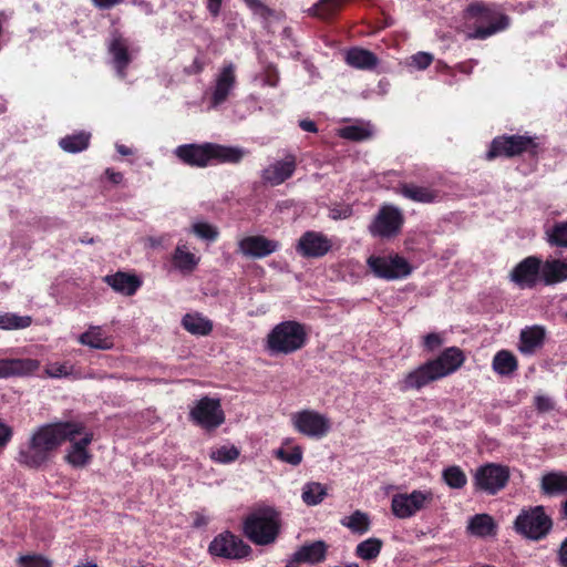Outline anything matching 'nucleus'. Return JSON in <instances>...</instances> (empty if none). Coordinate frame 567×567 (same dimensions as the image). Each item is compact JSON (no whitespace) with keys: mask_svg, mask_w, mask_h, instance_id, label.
Listing matches in <instances>:
<instances>
[{"mask_svg":"<svg viewBox=\"0 0 567 567\" xmlns=\"http://www.w3.org/2000/svg\"><path fill=\"white\" fill-rule=\"evenodd\" d=\"M82 423L54 422L35 427L28 440L18 449L16 461L19 465L40 470L47 466L54 457L58 449L78 433H81Z\"/></svg>","mask_w":567,"mask_h":567,"instance_id":"nucleus-1","label":"nucleus"},{"mask_svg":"<svg viewBox=\"0 0 567 567\" xmlns=\"http://www.w3.org/2000/svg\"><path fill=\"white\" fill-rule=\"evenodd\" d=\"M247 153L239 146H226L209 142L183 144L174 150V155L192 167H207L217 163L237 164Z\"/></svg>","mask_w":567,"mask_h":567,"instance_id":"nucleus-2","label":"nucleus"},{"mask_svg":"<svg viewBox=\"0 0 567 567\" xmlns=\"http://www.w3.org/2000/svg\"><path fill=\"white\" fill-rule=\"evenodd\" d=\"M463 361L464 355L458 348H447L436 359L430 360L408 373L400 389L402 391L420 390L429 383L455 372Z\"/></svg>","mask_w":567,"mask_h":567,"instance_id":"nucleus-3","label":"nucleus"},{"mask_svg":"<svg viewBox=\"0 0 567 567\" xmlns=\"http://www.w3.org/2000/svg\"><path fill=\"white\" fill-rule=\"evenodd\" d=\"M280 529L279 513L262 506L254 509L244 520V533L248 539L259 546L275 543Z\"/></svg>","mask_w":567,"mask_h":567,"instance_id":"nucleus-4","label":"nucleus"},{"mask_svg":"<svg viewBox=\"0 0 567 567\" xmlns=\"http://www.w3.org/2000/svg\"><path fill=\"white\" fill-rule=\"evenodd\" d=\"M465 19L474 24L473 31L467 33L468 39H487L506 30L511 24L508 16L482 3L470 4L465 10Z\"/></svg>","mask_w":567,"mask_h":567,"instance_id":"nucleus-5","label":"nucleus"},{"mask_svg":"<svg viewBox=\"0 0 567 567\" xmlns=\"http://www.w3.org/2000/svg\"><path fill=\"white\" fill-rule=\"evenodd\" d=\"M307 341L305 327L297 321H282L276 324L267 336V349L270 354H290L301 349Z\"/></svg>","mask_w":567,"mask_h":567,"instance_id":"nucleus-6","label":"nucleus"},{"mask_svg":"<svg viewBox=\"0 0 567 567\" xmlns=\"http://www.w3.org/2000/svg\"><path fill=\"white\" fill-rule=\"evenodd\" d=\"M514 529L523 537L537 542L550 533L553 519L542 505L523 508L514 520Z\"/></svg>","mask_w":567,"mask_h":567,"instance_id":"nucleus-7","label":"nucleus"},{"mask_svg":"<svg viewBox=\"0 0 567 567\" xmlns=\"http://www.w3.org/2000/svg\"><path fill=\"white\" fill-rule=\"evenodd\" d=\"M403 224L404 215L402 210L394 205L384 204L371 220L368 230L372 237L390 239L401 233Z\"/></svg>","mask_w":567,"mask_h":567,"instance_id":"nucleus-8","label":"nucleus"},{"mask_svg":"<svg viewBox=\"0 0 567 567\" xmlns=\"http://www.w3.org/2000/svg\"><path fill=\"white\" fill-rule=\"evenodd\" d=\"M367 264L377 278L384 280L402 279L412 272L409 261L398 254L372 255L368 258Z\"/></svg>","mask_w":567,"mask_h":567,"instance_id":"nucleus-9","label":"nucleus"},{"mask_svg":"<svg viewBox=\"0 0 567 567\" xmlns=\"http://www.w3.org/2000/svg\"><path fill=\"white\" fill-rule=\"evenodd\" d=\"M291 423L297 432L316 440L324 437L331 430L330 419L310 409L292 413Z\"/></svg>","mask_w":567,"mask_h":567,"instance_id":"nucleus-10","label":"nucleus"},{"mask_svg":"<svg viewBox=\"0 0 567 567\" xmlns=\"http://www.w3.org/2000/svg\"><path fill=\"white\" fill-rule=\"evenodd\" d=\"M509 480V468L502 464L487 463L480 466L474 474V485L488 495L502 491Z\"/></svg>","mask_w":567,"mask_h":567,"instance_id":"nucleus-11","label":"nucleus"},{"mask_svg":"<svg viewBox=\"0 0 567 567\" xmlns=\"http://www.w3.org/2000/svg\"><path fill=\"white\" fill-rule=\"evenodd\" d=\"M535 140L527 135H503L495 137L486 154L487 159L495 157H513L525 152H534L536 148Z\"/></svg>","mask_w":567,"mask_h":567,"instance_id":"nucleus-12","label":"nucleus"},{"mask_svg":"<svg viewBox=\"0 0 567 567\" xmlns=\"http://www.w3.org/2000/svg\"><path fill=\"white\" fill-rule=\"evenodd\" d=\"M237 84L236 66L225 63L215 74L209 89V109L216 110L231 95Z\"/></svg>","mask_w":567,"mask_h":567,"instance_id":"nucleus-13","label":"nucleus"},{"mask_svg":"<svg viewBox=\"0 0 567 567\" xmlns=\"http://www.w3.org/2000/svg\"><path fill=\"white\" fill-rule=\"evenodd\" d=\"M433 495L429 491L415 489L412 493H398L392 496V514L400 519H406L414 516L417 512L424 509L432 501Z\"/></svg>","mask_w":567,"mask_h":567,"instance_id":"nucleus-14","label":"nucleus"},{"mask_svg":"<svg viewBox=\"0 0 567 567\" xmlns=\"http://www.w3.org/2000/svg\"><path fill=\"white\" fill-rule=\"evenodd\" d=\"M208 551L216 557L243 559L249 556L251 548L239 536L230 532H223L210 542Z\"/></svg>","mask_w":567,"mask_h":567,"instance_id":"nucleus-15","label":"nucleus"},{"mask_svg":"<svg viewBox=\"0 0 567 567\" xmlns=\"http://www.w3.org/2000/svg\"><path fill=\"white\" fill-rule=\"evenodd\" d=\"M192 420L204 429H216L224 423L225 416L217 399L205 396L190 411Z\"/></svg>","mask_w":567,"mask_h":567,"instance_id":"nucleus-16","label":"nucleus"},{"mask_svg":"<svg viewBox=\"0 0 567 567\" xmlns=\"http://www.w3.org/2000/svg\"><path fill=\"white\" fill-rule=\"evenodd\" d=\"M543 261L536 256H529L518 262L509 278L520 289H532L542 279Z\"/></svg>","mask_w":567,"mask_h":567,"instance_id":"nucleus-17","label":"nucleus"},{"mask_svg":"<svg viewBox=\"0 0 567 567\" xmlns=\"http://www.w3.org/2000/svg\"><path fill=\"white\" fill-rule=\"evenodd\" d=\"M109 52L112 56V65L118 78H125V70L132 62L137 50L132 42L118 32H113L109 42Z\"/></svg>","mask_w":567,"mask_h":567,"instance_id":"nucleus-18","label":"nucleus"},{"mask_svg":"<svg viewBox=\"0 0 567 567\" xmlns=\"http://www.w3.org/2000/svg\"><path fill=\"white\" fill-rule=\"evenodd\" d=\"M70 446L66 450L64 460L74 468L85 467L91 463L92 454L89 452L87 446L93 441V433L86 431L82 425L81 433H78L72 439H66Z\"/></svg>","mask_w":567,"mask_h":567,"instance_id":"nucleus-19","label":"nucleus"},{"mask_svg":"<svg viewBox=\"0 0 567 567\" xmlns=\"http://www.w3.org/2000/svg\"><path fill=\"white\" fill-rule=\"evenodd\" d=\"M332 240L320 231L308 230L298 240L296 250L305 258H320L332 248Z\"/></svg>","mask_w":567,"mask_h":567,"instance_id":"nucleus-20","label":"nucleus"},{"mask_svg":"<svg viewBox=\"0 0 567 567\" xmlns=\"http://www.w3.org/2000/svg\"><path fill=\"white\" fill-rule=\"evenodd\" d=\"M280 248L277 240L269 239L261 235L246 236L238 241V251L245 257L261 259Z\"/></svg>","mask_w":567,"mask_h":567,"instance_id":"nucleus-21","label":"nucleus"},{"mask_svg":"<svg viewBox=\"0 0 567 567\" xmlns=\"http://www.w3.org/2000/svg\"><path fill=\"white\" fill-rule=\"evenodd\" d=\"M76 340L81 346L94 350L105 351L114 348L113 336L107 333L101 326L90 324Z\"/></svg>","mask_w":567,"mask_h":567,"instance_id":"nucleus-22","label":"nucleus"},{"mask_svg":"<svg viewBox=\"0 0 567 567\" xmlns=\"http://www.w3.org/2000/svg\"><path fill=\"white\" fill-rule=\"evenodd\" d=\"M39 368L40 361L35 359H0V379L31 375Z\"/></svg>","mask_w":567,"mask_h":567,"instance_id":"nucleus-23","label":"nucleus"},{"mask_svg":"<svg viewBox=\"0 0 567 567\" xmlns=\"http://www.w3.org/2000/svg\"><path fill=\"white\" fill-rule=\"evenodd\" d=\"M328 545L323 540H316L300 546L290 558L291 564H319L326 559Z\"/></svg>","mask_w":567,"mask_h":567,"instance_id":"nucleus-24","label":"nucleus"},{"mask_svg":"<svg viewBox=\"0 0 567 567\" xmlns=\"http://www.w3.org/2000/svg\"><path fill=\"white\" fill-rule=\"evenodd\" d=\"M200 256L190 251L187 243L179 240L172 255V264L183 275H190L198 267Z\"/></svg>","mask_w":567,"mask_h":567,"instance_id":"nucleus-25","label":"nucleus"},{"mask_svg":"<svg viewBox=\"0 0 567 567\" xmlns=\"http://www.w3.org/2000/svg\"><path fill=\"white\" fill-rule=\"evenodd\" d=\"M296 169L293 157H287L284 161H277L262 171V181L272 186L280 185L292 176Z\"/></svg>","mask_w":567,"mask_h":567,"instance_id":"nucleus-26","label":"nucleus"},{"mask_svg":"<svg viewBox=\"0 0 567 567\" xmlns=\"http://www.w3.org/2000/svg\"><path fill=\"white\" fill-rule=\"evenodd\" d=\"M104 280L116 292L125 296H133L142 285L141 280L136 276L122 271L109 275Z\"/></svg>","mask_w":567,"mask_h":567,"instance_id":"nucleus-27","label":"nucleus"},{"mask_svg":"<svg viewBox=\"0 0 567 567\" xmlns=\"http://www.w3.org/2000/svg\"><path fill=\"white\" fill-rule=\"evenodd\" d=\"M542 279L545 285L567 280V259H550L543 262Z\"/></svg>","mask_w":567,"mask_h":567,"instance_id":"nucleus-28","label":"nucleus"},{"mask_svg":"<svg viewBox=\"0 0 567 567\" xmlns=\"http://www.w3.org/2000/svg\"><path fill=\"white\" fill-rule=\"evenodd\" d=\"M540 488L548 496L567 494V474L556 471L545 474L540 481Z\"/></svg>","mask_w":567,"mask_h":567,"instance_id":"nucleus-29","label":"nucleus"},{"mask_svg":"<svg viewBox=\"0 0 567 567\" xmlns=\"http://www.w3.org/2000/svg\"><path fill=\"white\" fill-rule=\"evenodd\" d=\"M348 65L360 70H372L378 64V58L369 50L352 48L346 53Z\"/></svg>","mask_w":567,"mask_h":567,"instance_id":"nucleus-30","label":"nucleus"},{"mask_svg":"<svg viewBox=\"0 0 567 567\" xmlns=\"http://www.w3.org/2000/svg\"><path fill=\"white\" fill-rule=\"evenodd\" d=\"M183 328L195 336H208L213 330V322L199 312L186 313L182 319Z\"/></svg>","mask_w":567,"mask_h":567,"instance_id":"nucleus-31","label":"nucleus"},{"mask_svg":"<svg viewBox=\"0 0 567 567\" xmlns=\"http://www.w3.org/2000/svg\"><path fill=\"white\" fill-rule=\"evenodd\" d=\"M467 532L477 537L492 536L496 532V524L488 514H476L468 519Z\"/></svg>","mask_w":567,"mask_h":567,"instance_id":"nucleus-32","label":"nucleus"},{"mask_svg":"<svg viewBox=\"0 0 567 567\" xmlns=\"http://www.w3.org/2000/svg\"><path fill=\"white\" fill-rule=\"evenodd\" d=\"M399 194L417 203H433L439 198L437 192L414 184L401 185L399 188Z\"/></svg>","mask_w":567,"mask_h":567,"instance_id":"nucleus-33","label":"nucleus"},{"mask_svg":"<svg viewBox=\"0 0 567 567\" xmlns=\"http://www.w3.org/2000/svg\"><path fill=\"white\" fill-rule=\"evenodd\" d=\"M337 134L346 140L361 142L373 135V127L369 122L358 121L338 130Z\"/></svg>","mask_w":567,"mask_h":567,"instance_id":"nucleus-34","label":"nucleus"},{"mask_svg":"<svg viewBox=\"0 0 567 567\" xmlns=\"http://www.w3.org/2000/svg\"><path fill=\"white\" fill-rule=\"evenodd\" d=\"M544 330L538 327L525 329L520 332L518 349L524 354H532L543 344Z\"/></svg>","mask_w":567,"mask_h":567,"instance_id":"nucleus-35","label":"nucleus"},{"mask_svg":"<svg viewBox=\"0 0 567 567\" xmlns=\"http://www.w3.org/2000/svg\"><path fill=\"white\" fill-rule=\"evenodd\" d=\"M91 134L86 132H80L71 135H66L60 140V147L68 153H80L89 147Z\"/></svg>","mask_w":567,"mask_h":567,"instance_id":"nucleus-36","label":"nucleus"},{"mask_svg":"<svg viewBox=\"0 0 567 567\" xmlns=\"http://www.w3.org/2000/svg\"><path fill=\"white\" fill-rule=\"evenodd\" d=\"M492 365L497 374L509 375L517 369V360L512 352L501 350L494 355Z\"/></svg>","mask_w":567,"mask_h":567,"instance_id":"nucleus-37","label":"nucleus"},{"mask_svg":"<svg viewBox=\"0 0 567 567\" xmlns=\"http://www.w3.org/2000/svg\"><path fill=\"white\" fill-rule=\"evenodd\" d=\"M327 496V487L318 482L306 483L302 487L301 498L308 506L320 504Z\"/></svg>","mask_w":567,"mask_h":567,"instance_id":"nucleus-38","label":"nucleus"},{"mask_svg":"<svg viewBox=\"0 0 567 567\" xmlns=\"http://www.w3.org/2000/svg\"><path fill=\"white\" fill-rule=\"evenodd\" d=\"M341 525L349 528L352 533L362 535L370 529V518L367 513L361 511L353 512L350 516L341 519Z\"/></svg>","mask_w":567,"mask_h":567,"instance_id":"nucleus-39","label":"nucleus"},{"mask_svg":"<svg viewBox=\"0 0 567 567\" xmlns=\"http://www.w3.org/2000/svg\"><path fill=\"white\" fill-rule=\"evenodd\" d=\"M190 233L207 243L216 241L219 236V230L215 225L202 219L192 223Z\"/></svg>","mask_w":567,"mask_h":567,"instance_id":"nucleus-40","label":"nucleus"},{"mask_svg":"<svg viewBox=\"0 0 567 567\" xmlns=\"http://www.w3.org/2000/svg\"><path fill=\"white\" fill-rule=\"evenodd\" d=\"M381 548L382 540L371 537L358 544L355 555L363 560H373L379 556Z\"/></svg>","mask_w":567,"mask_h":567,"instance_id":"nucleus-41","label":"nucleus"},{"mask_svg":"<svg viewBox=\"0 0 567 567\" xmlns=\"http://www.w3.org/2000/svg\"><path fill=\"white\" fill-rule=\"evenodd\" d=\"M344 1L346 0H319L309 9V12L321 19H329L337 12Z\"/></svg>","mask_w":567,"mask_h":567,"instance_id":"nucleus-42","label":"nucleus"},{"mask_svg":"<svg viewBox=\"0 0 567 567\" xmlns=\"http://www.w3.org/2000/svg\"><path fill=\"white\" fill-rule=\"evenodd\" d=\"M32 323L30 316H19L16 313H4L0 316V329L17 330L28 328Z\"/></svg>","mask_w":567,"mask_h":567,"instance_id":"nucleus-43","label":"nucleus"},{"mask_svg":"<svg viewBox=\"0 0 567 567\" xmlns=\"http://www.w3.org/2000/svg\"><path fill=\"white\" fill-rule=\"evenodd\" d=\"M239 454V450L235 445H223L212 449L209 456L217 463L228 464L236 461Z\"/></svg>","mask_w":567,"mask_h":567,"instance_id":"nucleus-44","label":"nucleus"},{"mask_svg":"<svg viewBox=\"0 0 567 567\" xmlns=\"http://www.w3.org/2000/svg\"><path fill=\"white\" fill-rule=\"evenodd\" d=\"M275 455L280 461L296 466L301 463L303 452L299 445L282 446L275 452Z\"/></svg>","mask_w":567,"mask_h":567,"instance_id":"nucleus-45","label":"nucleus"},{"mask_svg":"<svg viewBox=\"0 0 567 567\" xmlns=\"http://www.w3.org/2000/svg\"><path fill=\"white\" fill-rule=\"evenodd\" d=\"M443 480L451 488H462L466 485L465 473L458 466H450L443 471Z\"/></svg>","mask_w":567,"mask_h":567,"instance_id":"nucleus-46","label":"nucleus"},{"mask_svg":"<svg viewBox=\"0 0 567 567\" xmlns=\"http://www.w3.org/2000/svg\"><path fill=\"white\" fill-rule=\"evenodd\" d=\"M74 367L65 361V362H52L48 363L44 373L48 378L51 379H62L73 375Z\"/></svg>","mask_w":567,"mask_h":567,"instance_id":"nucleus-47","label":"nucleus"},{"mask_svg":"<svg viewBox=\"0 0 567 567\" xmlns=\"http://www.w3.org/2000/svg\"><path fill=\"white\" fill-rule=\"evenodd\" d=\"M548 243L551 246L567 248V221L555 224L550 230L547 231Z\"/></svg>","mask_w":567,"mask_h":567,"instance_id":"nucleus-48","label":"nucleus"},{"mask_svg":"<svg viewBox=\"0 0 567 567\" xmlns=\"http://www.w3.org/2000/svg\"><path fill=\"white\" fill-rule=\"evenodd\" d=\"M20 567H51V561L42 555H22L17 559Z\"/></svg>","mask_w":567,"mask_h":567,"instance_id":"nucleus-49","label":"nucleus"},{"mask_svg":"<svg viewBox=\"0 0 567 567\" xmlns=\"http://www.w3.org/2000/svg\"><path fill=\"white\" fill-rule=\"evenodd\" d=\"M433 55L429 52H417L411 56L410 65L417 70H425L433 62Z\"/></svg>","mask_w":567,"mask_h":567,"instance_id":"nucleus-50","label":"nucleus"},{"mask_svg":"<svg viewBox=\"0 0 567 567\" xmlns=\"http://www.w3.org/2000/svg\"><path fill=\"white\" fill-rule=\"evenodd\" d=\"M248 9L260 18H267L270 14L269 8L261 0H243Z\"/></svg>","mask_w":567,"mask_h":567,"instance_id":"nucleus-51","label":"nucleus"},{"mask_svg":"<svg viewBox=\"0 0 567 567\" xmlns=\"http://www.w3.org/2000/svg\"><path fill=\"white\" fill-rule=\"evenodd\" d=\"M13 429L0 420V452L6 449L12 440Z\"/></svg>","mask_w":567,"mask_h":567,"instance_id":"nucleus-52","label":"nucleus"},{"mask_svg":"<svg viewBox=\"0 0 567 567\" xmlns=\"http://www.w3.org/2000/svg\"><path fill=\"white\" fill-rule=\"evenodd\" d=\"M535 406L539 412H548L554 409V402L549 396L539 394L535 396Z\"/></svg>","mask_w":567,"mask_h":567,"instance_id":"nucleus-53","label":"nucleus"},{"mask_svg":"<svg viewBox=\"0 0 567 567\" xmlns=\"http://www.w3.org/2000/svg\"><path fill=\"white\" fill-rule=\"evenodd\" d=\"M352 214V209L349 206H336L329 210V217L338 220L346 219L350 217Z\"/></svg>","mask_w":567,"mask_h":567,"instance_id":"nucleus-54","label":"nucleus"},{"mask_svg":"<svg viewBox=\"0 0 567 567\" xmlns=\"http://www.w3.org/2000/svg\"><path fill=\"white\" fill-rule=\"evenodd\" d=\"M442 343V338L437 333H429L423 339V344L427 350H434Z\"/></svg>","mask_w":567,"mask_h":567,"instance_id":"nucleus-55","label":"nucleus"},{"mask_svg":"<svg viewBox=\"0 0 567 567\" xmlns=\"http://www.w3.org/2000/svg\"><path fill=\"white\" fill-rule=\"evenodd\" d=\"M210 518L204 511L193 513V525L196 528H202L208 525Z\"/></svg>","mask_w":567,"mask_h":567,"instance_id":"nucleus-56","label":"nucleus"},{"mask_svg":"<svg viewBox=\"0 0 567 567\" xmlns=\"http://www.w3.org/2000/svg\"><path fill=\"white\" fill-rule=\"evenodd\" d=\"M95 8L100 10H110L120 3H122L124 0H91Z\"/></svg>","mask_w":567,"mask_h":567,"instance_id":"nucleus-57","label":"nucleus"},{"mask_svg":"<svg viewBox=\"0 0 567 567\" xmlns=\"http://www.w3.org/2000/svg\"><path fill=\"white\" fill-rule=\"evenodd\" d=\"M205 62L200 56H196L190 65H188L185 71L188 74H198L204 70Z\"/></svg>","mask_w":567,"mask_h":567,"instance_id":"nucleus-58","label":"nucleus"},{"mask_svg":"<svg viewBox=\"0 0 567 567\" xmlns=\"http://www.w3.org/2000/svg\"><path fill=\"white\" fill-rule=\"evenodd\" d=\"M279 82V76L276 71H269L267 74L261 79V84L264 86H277Z\"/></svg>","mask_w":567,"mask_h":567,"instance_id":"nucleus-59","label":"nucleus"},{"mask_svg":"<svg viewBox=\"0 0 567 567\" xmlns=\"http://www.w3.org/2000/svg\"><path fill=\"white\" fill-rule=\"evenodd\" d=\"M132 3L138 7L141 11L146 16H151L154 13V8L152 3L146 0H133Z\"/></svg>","mask_w":567,"mask_h":567,"instance_id":"nucleus-60","label":"nucleus"},{"mask_svg":"<svg viewBox=\"0 0 567 567\" xmlns=\"http://www.w3.org/2000/svg\"><path fill=\"white\" fill-rule=\"evenodd\" d=\"M558 561L561 567H567V542L564 539V542L560 544V547L558 549Z\"/></svg>","mask_w":567,"mask_h":567,"instance_id":"nucleus-61","label":"nucleus"},{"mask_svg":"<svg viewBox=\"0 0 567 567\" xmlns=\"http://www.w3.org/2000/svg\"><path fill=\"white\" fill-rule=\"evenodd\" d=\"M105 175L113 184H120L123 181V174L121 172H115L112 168H107L105 171Z\"/></svg>","mask_w":567,"mask_h":567,"instance_id":"nucleus-62","label":"nucleus"},{"mask_svg":"<svg viewBox=\"0 0 567 567\" xmlns=\"http://www.w3.org/2000/svg\"><path fill=\"white\" fill-rule=\"evenodd\" d=\"M299 126L301 130L310 133H316L318 131L317 124L311 120H301L299 122Z\"/></svg>","mask_w":567,"mask_h":567,"instance_id":"nucleus-63","label":"nucleus"},{"mask_svg":"<svg viewBox=\"0 0 567 567\" xmlns=\"http://www.w3.org/2000/svg\"><path fill=\"white\" fill-rule=\"evenodd\" d=\"M221 0H207V9L214 16L217 17L220 11Z\"/></svg>","mask_w":567,"mask_h":567,"instance_id":"nucleus-64","label":"nucleus"}]
</instances>
